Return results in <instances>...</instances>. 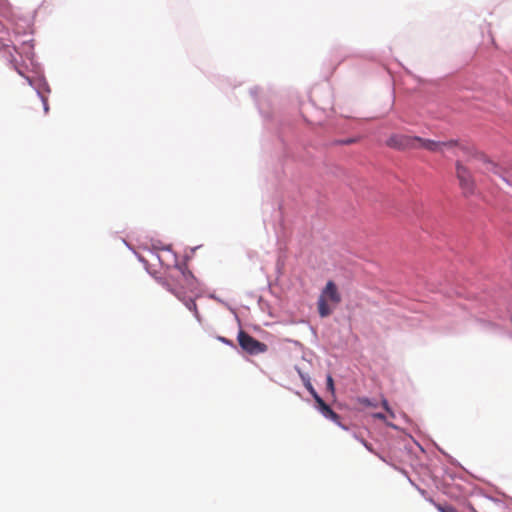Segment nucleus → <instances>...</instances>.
I'll return each instance as SVG.
<instances>
[{
	"instance_id": "13",
	"label": "nucleus",
	"mask_w": 512,
	"mask_h": 512,
	"mask_svg": "<svg viewBox=\"0 0 512 512\" xmlns=\"http://www.w3.org/2000/svg\"><path fill=\"white\" fill-rule=\"evenodd\" d=\"M43 102H44V108H45V111H48V105H47V102H46V99L45 98H42Z\"/></svg>"
},
{
	"instance_id": "2",
	"label": "nucleus",
	"mask_w": 512,
	"mask_h": 512,
	"mask_svg": "<svg viewBox=\"0 0 512 512\" xmlns=\"http://www.w3.org/2000/svg\"><path fill=\"white\" fill-rule=\"evenodd\" d=\"M457 157L463 155L468 157V161L472 162L474 167L481 173L487 175H497L508 184L512 185V171H502L496 164L490 161L484 154L471 152L470 148L457 142V147L449 149Z\"/></svg>"
},
{
	"instance_id": "15",
	"label": "nucleus",
	"mask_w": 512,
	"mask_h": 512,
	"mask_svg": "<svg viewBox=\"0 0 512 512\" xmlns=\"http://www.w3.org/2000/svg\"><path fill=\"white\" fill-rule=\"evenodd\" d=\"M353 142H354V140H352V139H348V140L344 141L345 144H350V143H353Z\"/></svg>"
},
{
	"instance_id": "9",
	"label": "nucleus",
	"mask_w": 512,
	"mask_h": 512,
	"mask_svg": "<svg viewBox=\"0 0 512 512\" xmlns=\"http://www.w3.org/2000/svg\"><path fill=\"white\" fill-rule=\"evenodd\" d=\"M303 380H304V385L306 387V389L310 392V394L313 396V398L316 400V396H319L317 394V392L315 391L314 387L312 386L311 382L309 379H305L304 377H302Z\"/></svg>"
},
{
	"instance_id": "10",
	"label": "nucleus",
	"mask_w": 512,
	"mask_h": 512,
	"mask_svg": "<svg viewBox=\"0 0 512 512\" xmlns=\"http://www.w3.org/2000/svg\"><path fill=\"white\" fill-rule=\"evenodd\" d=\"M326 384H327V390H329L331 393H334V381H333V378L331 375L327 376Z\"/></svg>"
},
{
	"instance_id": "3",
	"label": "nucleus",
	"mask_w": 512,
	"mask_h": 512,
	"mask_svg": "<svg viewBox=\"0 0 512 512\" xmlns=\"http://www.w3.org/2000/svg\"><path fill=\"white\" fill-rule=\"evenodd\" d=\"M176 280L181 284L180 286L173 285L170 282H166L165 286L172 294H174L179 300L183 301L185 306L196 316H198L197 305L194 300L186 299L184 285L188 289H192L194 286V278L190 272L179 271V275L175 277Z\"/></svg>"
},
{
	"instance_id": "6",
	"label": "nucleus",
	"mask_w": 512,
	"mask_h": 512,
	"mask_svg": "<svg viewBox=\"0 0 512 512\" xmlns=\"http://www.w3.org/2000/svg\"><path fill=\"white\" fill-rule=\"evenodd\" d=\"M456 177L459 180L460 188L465 195H472L475 192V182L473 177L461 161L456 162Z\"/></svg>"
},
{
	"instance_id": "4",
	"label": "nucleus",
	"mask_w": 512,
	"mask_h": 512,
	"mask_svg": "<svg viewBox=\"0 0 512 512\" xmlns=\"http://www.w3.org/2000/svg\"><path fill=\"white\" fill-rule=\"evenodd\" d=\"M328 301L337 305L341 301V296L333 281H328L321 295L318 298L317 306L321 317H327L332 313V309L328 305Z\"/></svg>"
},
{
	"instance_id": "12",
	"label": "nucleus",
	"mask_w": 512,
	"mask_h": 512,
	"mask_svg": "<svg viewBox=\"0 0 512 512\" xmlns=\"http://www.w3.org/2000/svg\"><path fill=\"white\" fill-rule=\"evenodd\" d=\"M383 407L385 408V410L389 411L388 403L386 400L383 401Z\"/></svg>"
},
{
	"instance_id": "16",
	"label": "nucleus",
	"mask_w": 512,
	"mask_h": 512,
	"mask_svg": "<svg viewBox=\"0 0 512 512\" xmlns=\"http://www.w3.org/2000/svg\"><path fill=\"white\" fill-rule=\"evenodd\" d=\"M221 340H222L223 342H225V343H229V341H228V340H226L225 338H221Z\"/></svg>"
},
{
	"instance_id": "8",
	"label": "nucleus",
	"mask_w": 512,
	"mask_h": 512,
	"mask_svg": "<svg viewBox=\"0 0 512 512\" xmlns=\"http://www.w3.org/2000/svg\"><path fill=\"white\" fill-rule=\"evenodd\" d=\"M433 504L435 505L437 510L440 511V512H457L456 509L453 506L441 505V504H438V503H435V502H433Z\"/></svg>"
},
{
	"instance_id": "5",
	"label": "nucleus",
	"mask_w": 512,
	"mask_h": 512,
	"mask_svg": "<svg viewBox=\"0 0 512 512\" xmlns=\"http://www.w3.org/2000/svg\"><path fill=\"white\" fill-rule=\"evenodd\" d=\"M237 340L239 346L251 355L265 353L268 349L265 343L258 341L243 330L239 331Z\"/></svg>"
},
{
	"instance_id": "14",
	"label": "nucleus",
	"mask_w": 512,
	"mask_h": 512,
	"mask_svg": "<svg viewBox=\"0 0 512 512\" xmlns=\"http://www.w3.org/2000/svg\"><path fill=\"white\" fill-rule=\"evenodd\" d=\"M363 444L367 449H369L370 451L372 450L371 447L367 444V442L363 441Z\"/></svg>"
},
{
	"instance_id": "1",
	"label": "nucleus",
	"mask_w": 512,
	"mask_h": 512,
	"mask_svg": "<svg viewBox=\"0 0 512 512\" xmlns=\"http://www.w3.org/2000/svg\"><path fill=\"white\" fill-rule=\"evenodd\" d=\"M386 144L397 150L425 149L435 153H443L445 150L457 147V141L454 140L441 142L404 134L391 135L387 139Z\"/></svg>"
},
{
	"instance_id": "7",
	"label": "nucleus",
	"mask_w": 512,
	"mask_h": 512,
	"mask_svg": "<svg viewBox=\"0 0 512 512\" xmlns=\"http://www.w3.org/2000/svg\"><path fill=\"white\" fill-rule=\"evenodd\" d=\"M317 406L321 414L327 418L336 423L337 425L341 426L342 428L346 429L345 426H343L340 422V416L334 412L329 405H327L324 400L320 396H316Z\"/></svg>"
},
{
	"instance_id": "11",
	"label": "nucleus",
	"mask_w": 512,
	"mask_h": 512,
	"mask_svg": "<svg viewBox=\"0 0 512 512\" xmlns=\"http://www.w3.org/2000/svg\"><path fill=\"white\" fill-rule=\"evenodd\" d=\"M374 416H375L376 418H378V419H381V420L385 419V415H384V414H382V413H376Z\"/></svg>"
}]
</instances>
